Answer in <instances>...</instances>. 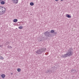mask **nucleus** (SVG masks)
<instances>
[{
  "mask_svg": "<svg viewBox=\"0 0 79 79\" xmlns=\"http://www.w3.org/2000/svg\"><path fill=\"white\" fill-rule=\"evenodd\" d=\"M19 29H23V26H19Z\"/></svg>",
  "mask_w": 79,
  "mask_h": 79,
  "instance_id": "dca6fc26",
  "label": "nucleus"
},
{
  "mask_svg": "<svg viewBox=\"0 0 79 79\" xmlns=\"http://www.w3.org/2000/svg\"><path fill=\"white\" fill-rule=\"evenodd\" d=\"M17 21H18V19H14V20H13V22L14 23H16V22H17Z\"/></svg>",
  "mask_w": 79,
  "mask_h": 79,
  "instance_id": "9d476101",
  "label": "nucleus"
},
{
  "mask_svg": "<svg viewBox=\"0 0 79 79\" xmlns=\"http://www.w3.org/2000/svg\"><path fill=\"white\" fill-rule=\"evenodd\" d=\"M1 5H4V4H5V2L1 1Z\"/></svg>",
  "mask_w": 79,
  "mask_h": 79,
  "instance_id": "9b49d317",
  "label": "nucleus"
},
{
  "mask_svg": "<svg viewBox=\"0 0 79 79\" xmlns=\"http://www.w3.org/2000/svg\"><path fill=\"white\" fill-rule=\"evenodd\" d=\"M30 5L31 6H33L34 5V4L33 2H31L30 3Z\"/></svg>",
  "mask_w": 79,
  "mask_h": 79,
  "instance_id": "f8f14e48",
  "label": "nucleus"
},
{
  "mask_svg": "<svg viewBox=\"0 0 79 79\" xmlns=\"http://www.w3.org/2000/svg\"><path fill=\"white\" fill-rule=\"evenodd\" d=\"M61 2H63L64 1V0H60Z\"/></svg>",
  "mask_w": 79,
  "mask_h": 79,
  "instance_id": "aec40b11",
  "label": "nucleus"
},
{
  "mask_svg": "<svg viewBox=\"0 0 79 79\" xmlns=\"http://www.w3.org/2000/svg\"><path fill=\"white\" fill-rule=\"evenodd\" d=\"M43 38L42 37H40L38 39V40L39 42H40L41 41H43Z\"/></svg>",
  "mask_w": 79,
  "mask_h": 79,
  "instance_id": "39448f33",
  "label": "nucleus"
},
{
  "mask_svg": "<svg viewBox=\"0 0 79 79\" xmlns=\"http://www.w3.org/2000/svg\"><path fill=\"white\" fill-rule=\"evenodd\" d=\"M75 71L74 70V69H73L72 70V73H74V72Z\"/></svg>",
  "mask_w": 79,
  "mask_h": 79,
  "instance_id": "f3484780",
  "label": "nucleus"
},
{
  "mask_svg": "<svg viewBox=\"0 0 79 79\" xmlns=\"http://www.w3.org/2000/svg\"><path fill=\"white\" fill-rule=\"evenodd\" d=\"M55 1H58V0H55Z\"/></svg>",
  "mask_w": 79,
  "mask_h": 79,
  "instance_id": "5701e85b",
  "label": "nucleus"
},
{
  "mask_svg": "<svg viewBox=\"0 0 79 79\" xmlns=\"http://www.w3.org/2000/svg\"><path fill=\"white\" fill-rule=\"evenodd\" d=\"M7 48H12V47H11V46H8Z\"/></svg>",
  "mask_w": 79,
  "mask_h": 79,
  "instance_id": "a211bd4d",
  "label": "nucleus"
},
{
  "mask_svg": "<svg viewBox=\"0 0 79 79\" xmlns=\"http://www.w3.org/2000/svg\"><path fill=\"white\" fill-rule=\"evenodd\" d=\"M46 49L45 48H42L40 49H38L37 51H35V52L37 53L38 55H40L43 52H44L46 50Z\"/></svg>",
  "mask_w": 79,
  "mask_h": 79,
  "instance_id": "f03ea898",
  "label": "nucleus"
},
{
  "mask_svg": "<svg viewBox=\"0 0 79 79\" xmlns=\"http://www.w3.org/2000/svg\"><path fill=\"white\" fill-rule=\"evenodd\" d=\"M10 74H11V75H13V73H11Z\"/></svg>",
  "mask_w": 79,
  "mask_h": 79,
  "instance_id": "412c9836",
  "label": "nucleus"
},
{
  "mask_svg": "<svg viewBox=\"0 0 79 79\" xmlns=\"http://www.w3.org/2000/svg\"><path fill=\"white\" fill-rule=\"evenodd\" d=\"M66 17H67V18H71V16L70 15H69L68 14H67L66 15Z\"/></svg>",
  "mask_w": 79,
  "mask_h": 79,
  "instance_id": "0eeeda50",
  "label": "nucleus"
},
{
  "mask_svg": "<svg viewBox=\"0 0 79 79\" xmlns=\"http://www.w3.org/2000/svg\"><path fill=\"white\" fill-rule=\"evenodd\" d=\"M0 59H1V60H4V58H3V57L2 56H0Z\"/></svg>",
  "mask_w": 79,
  "mask_h": 79,
  "instance_id": "4468645a",
  "label": "nucleus"
},
{
  "mask_svg": "<svg viewBox=\"0 0 79 79\" xmlns=\"http://www.w3.org/2000/svg\"><path fill=\"white\" fill-rule=\"evenodd\" d=\"M44 34L45 35L48 37H52V35L50 32H49L48 31L44 32Z\"/></svg>",
  "mask_w": 79,
  "mask_h": 79,
  "instance_id": "7ed1b4c3",
  "label": "nucleus"
},
{
  "mask_svg": "<svg viewBox=\"0 0 79 79\" xmlns=\"http://www.w3.org/2000/svg\"><path fill=\"white\" fill-rule=\"evenodd\" d=\"M5 74H2L1 75V77L2 78H5Z\"/></svg>",
  "mask_w": 79,
  "mask_h": 79,
  "instance_id": "6e6552de",
  "label": "nucleus"
},
{
  "mask_svg": "<svg viewBox=\"0 0 79 79\" xmlns=\"http://www.w3.org/2000/svg\"><path fill=\"white\" fill-rule=\"evenodd\" d=\"M2 47L1 45H0V47Z\"/></svg>",
  "mask_w": 79,
  "mask_h": 79,
  "instance_id": "4be33fe9",
  "label": "nucleus"
},
{
  "mask_svg": "<svg viewBox=\"0 0 79 79\" xmlns=\"http://www.w3.org/2000/svg\"><path fill=\"white\" fill-rule=\"evenodd\" d=\"M73 54H74L73 49V48L71 47L68 49L66 54L62 55L61 57L62 58H66V57H68V56H71L73 55Z\"/></svg>",
  "mask_w": 79,
  "mask_h": 79,
  "instance_id": "f257e3e1",
  "label": "nucleus"
},
{
  "mask_svg": "<svg viewBox=\"0 0 79 79\" xmlns=\"http://www.w3.org/2000/svg\"><path fill=\"white\" fill-rule=\"evenodd\" d=\"M54 31H54L53 30H51V33H52V34H53V33H54Z\"/></svg>",
  "mask_w": 79,
  "mask_h": 79,
  "instance_id": "ddd939ff",
  "label": "nucleus"
},
{
  "mask_svg": "<svg viewBox=\"0 0 79 79\" xmlns=\"http://www.w3.org/2000/svg\"><path fill=\"white\" fill-rule=\"evenodd\" d=\"M53 34H54V35H56V34H57V32L54 31V32L53 33Z\"/></svg>",
  "mask_w": 79,
  "mask_h": 79,
  "instance_id": "6ab92c4d",
  "label": "nucleus"
},
{
  "mask_svg": "<svg viewBox=\"0 0 79 79\" xmlns=\"http://www.w3.org/2000/svg\"><path fill=\"white\" fill-rule=\"evenodd\" d=\"M15 3H18V0H12Z\"/></svg>",
  "mask_w": 79,
  "mask_h": 79,
  "instance_id": "423d86ee",
  "label": "nucleus"
},
{
  "mask_svg": "<svg viewBox=\"0 0 79 79\" xmlns=\"http://www.w3.org/2000/svg\"><path fill=\"white\" fill-rule=\"evenodd\" d=\"M5 10H6V9L4 7L0 6V13H2L1 15H2L4 13V12L5 11Z\"/></svg>",
  "mask_w": 79,
  "mask_h": 79,
  "instance_id": "20e7f679",
  "label": "nucleus"
},
{
  "mask_svg": "<svg viewBox=\"0 0 79 79\" xmlns=\"http://www.w3.org/2000/svg\"><path fill=\"white\" fill-rule=\"evenodd\" d=\"M51 73L52 72V71H50L49 70H47L46 72V73Z\"/></svg>",
  "mask_w": 79,
  "mask_h": 79,
  "instance_id": "1a4fd4ad",
  "label": "nucleus"
},
{
  "mask_svg": "<svg viewBox=\"0 0 79 79\" xmlns=\"http://www.w3.org/2000/svg\"><path fill=\"white\" fill-rule=\"evenodd\" d=\"M20 71H21V69H20V68H18L17 69V71L18 72H20Z\"/></svg>",
  "mask_w": 79,
  "mask_h": 79,
  "instance_id": "2eb2a0df",
  "label": "nucleus"
}]
</instances>
